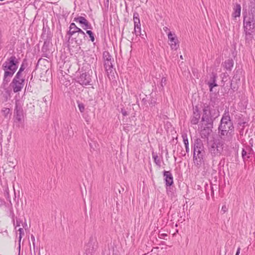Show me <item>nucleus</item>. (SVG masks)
<instances>
[{"label": "nucleus", "instance_id": "1", "mask_svg": "<svg viewBox=\"0 0 255 255\" xmlns=\"http://www.w3.org/2000/svg\"><path fill=\"white\" fill-rule=\"evenodd\" d=\"M218 133L221 138L225 141L232 140L234 135V127L228 112L223 114L218 127Z\"/></svg>", "mask_w": 255, "mask_h": 255}, {"label": "nucleus", "instance_id": "2", "mask_svg": "<svg viewBox=\"0 0 255 255\" xmlns=\"http://www.w3.org/2000/svg\"><path fill=\"white\" fill-rule=\"evenodd\" d=\"M18 61L16 57L12 55L7 58L2 64V69L4 71L2 84L7 85L14 73L18 68Z\"/></svg>", "mask_w": 255, "mask_h": 255}, {"label": "nucleus", "instance_id": "3", "mask_svg": "<svg viewBox=\"0 0 255 255\" xmlns=\"http://www.w3.org/2000/svg\"><path fill=\"white\" fill-rule=\"evenodd\" d=\"M205 151L202 142L200 139H196L193 144V160L197 164H201L204 162Z\"/></svg>", "mask_w": 255, "mask_h": 255}, {"label": "nucleus", "instance_id": "4", "mask_svg": "<svg viewBox=\"0 0 255 255\" xmlns=\"http://www.w3.org/2000/svg\"><path fill=\"white\" fill-rule=\"evenodd\" d=\"M203 112V114L201 119L202 123L213 125L214 121L219 116V112L212 108L209 105H204Z\"/></svg>", "mask_w": 255, "mask_h": 255}, {"label": "nucleus", "instance_id": "5", "mask_svg": "<svg viewBox=\"0 0 255 255\" xmlns=\"http://www.w3.org/2000/svg\"><path fill=\"white\" fill-rule=\"evenodd\" d=\"M225 140L222 138L216 139L209 148V151L213 157L220 156L225 152Z\"/></svg>", "mask_w": 255, "mask_h": 255}, {"label": "nucleus", "instance_id": "6", "mask_svg": "<svg viewBox=\"0 0 255 255\" xmlns=\"http://www.w3.org/2000/svg\"><path fill=\"white\" fill-rule=\"evenodd\" d=\"M14 122L18 124H22L24 122V114L23 108L18 102H16L14 110Z\"/></svg>", "mask_w": 255, "mask_h": 255}, {"label": "nucleus", "instance_id": "7", "mask_svg": "<svg viewBox=\"0 0 255 255\" xmlns=\"http://www.w3.org/2000/svg\"><path fill=\"white\" fill-rule=\"evenodd\" d=\"M244 28L245 32L249 34L253 33L255 28V17L245 16L244 18Z\"/></svg>", "mask_w": 255, "mask_h": 255}, {"label": "nucleus", "instance_id": "8", "mask_svg": "<svg viewBox=\"0 0 255 255\" xmlns=\"http://www.w3.org/2000/svg\"><path fill=\"white\" fill-rule=\"evenodd\" d=\"M103 57L104 60V67L108 74L111 73L113 70V62L114 60L112 56L110 54L108 51H104L103 53Z\"/></svg>", "mask_w": 255, "mask_h": 255}, {"label": "nucleus", "instance_id": "9", "mask_svg": "<svg viewBox=\"0 0 255 255\" xmlns=\"http://www.w3.org/2000/svg\"><path fill=\"white\" fill-rule=\"evenodd\" d=\"M77 82L82 86L92 85L91 76L89 72H85L81 74L77 78Z\"/></svg>", "mask_w": 255, "mask_h": 255}, {"label": "nucleus", "instance_id": "10", "mask_svg": "<svg viewBox=\"0 0 255 255\" xmlns=\"http://www.w3.org/2000/svg\"><path fill=\"white\" fill-rule=\"evenodd\" d=\"M213 125H209L202 123L200 127V134L202 138H208L212 132Z\"/></svg>", "mask_w": 255, "mask_h": 255}, {"label": "nucleus", "instance_id": "11", "mask_svg": "<svg viewBox=\"0 0 255 255\" xmlns=\"http://www.w3.org/2000/svg\"><path fill=\"white\" fill-rule=\"evenodd\" d=\"M25 80H18L13 79L10 86L13 89L14 93H17L20 91L24 85Z\"/></svg>", "mask_w": 255, "mask_h": 255}, {"label": "nucleus", "instance_id": "12", "mask_svg": "<svg viewBox=\"0 0 255 255\" xmlns=\"http://www.w3.org/2000/svg\"><path fill=\"white\" fill-rule=\"evenodd\" d=\"M167 35L169 41V44L170 45L171 48L173 50L177 49L179 47L178 40L175 33H172L171 31H169Z\"/></svg>", "mask_w": 255, "mask_h": 255}, {"label": "nucleus", "instance_id": "13", "mask_svg": "<svg viewBox=\"0 0 255 255\" xmlns=\"http://www.w3.org/2000/svg\"><path fill=\"white\" fill-rule=\"evenodd\" d=\"M74 21L76 22H79L81 24V27L86 30L87 29H92L91 24L83 16H78L74 18Z\"/></svg>", "mask_w": 255, "mask_h": 255}, {"label": "nucleus", "instance_id": "14", "mask_svg": "<svg viewBox=\"0 0 255 255\" xmlns=\"http://www.w3.org/2000/svg\"><path fill=\"white\" fill-rule=\"evenodd\" d=\"M86 35L83 31H80L79 33L78 32L75 36H71L72 40H74L77 45H81L85 40Z\"/></svg>", "mask_w": 255, "mask_h": 255}, {"label": "nucleus", "instance_id": "15", "mask_svg": "<svg viewBox=\"0 0 255 255\" xmlns=\"http://www.w3.org/2000/svg\"><path fill=\"white\" fill-rule=\"evenodd\" d=\"M163 176L164 177L166 185L167 186H171L173 183V178L171 172L169 171H164Z\"/></svg>", "mask_w": 255, "mask_h": 255}, {"label": "nucleus", "instance_id": "16", "mask_svg": "<svg viewBox=\"0 0 255 255\" xmlns=\"http://www.w3.org/2000/svg\"><path fill=\"white\" fill-rule=\"evenodd\" d=\"M200 113L197 108L193 110V115L191 117L190 122L192 125H197L200 119Z\"/></svg>", "mask_w": 255, "mask_h": 255}, {"label": "nucleus", "instance_id": "17", "mask_svg": "<svg viewBox=\"0 0 255 255\" xmlns=\"http://www.w3.org/2000/svg\"><path fill=\"white\" fill-rule=\"evenodd\" d=\"M217 76L215 74H212L210 77V81L208 82V84L210 88V91H212L213 88L218 86L216 83Z\"/></svg>", "mask_w": 255, "mask_h": 255}, {"label": "nucleus", "instance_id": "18", "mask_svg": "<svg viewBox=\"0 0 255 255\" xmlns=\"http://www.w3.org/2000/svg\"><path fill=\"white\" fill-rule=\"evenodd\" d=\"M222 65L226 70L231 71L234 66V61L232 59H229L226 60Z\"/></svg>", "mask_w": 255, "mask_h": 255}, {"label": "nucleus", "instance_id": "19", "mask_svg": "<svg viewBox=\"0 0 255 255\" xmlns=\"http://www.w3.org/2000/svg\"><path fill=\"white\" fill-rule=\"evenodd\" d=\"M85 251L86 255H91L94 251V246L91 242H89L85 247Z\"/></svg>", "mask_w": 255, "mask_h": 255}, {"label": "nucleus", "instance_id": "20", "mask_svg": "<svg viewBox=\"0 0 255 255\" xmlns=\"http://www.w3.org/2000/svg\"><path fill=\"white\" fill-rule=\"evenodd\" d=\"M241 6L240 4H236L234 7V12L233 13V16L234 18L239 17L241 15Z\"/></svg>", "mask_w": 255, "mask_h": 255}, {"label": "nucleus", "instance_id": "21", "mask_svg": "<svg viewBox=\"0 0 255 255\" xmlns=\"http://www.w3.org/2000/svg\"><path fill=\"white\" fill-rule=\"evenodd\" d=\"M133 17L134 27H136V28H139L141 25L138 13L136 12H134Z\"/></svg>", "mask_w": 255, "mask_h": 255}, {"label": "nucleus", "instance_id": "22", "mask_svg": "<svg viewBox=\"0 0 255 255\" xmlns=\"http://www.w3.org/2000/svg\"><path fill=\"white\" fill-rule=\"evenodd\" d=\"M252 149L250 147H247L246 148H243L242 151V156L244 161L248 160L250 157V156H247L249 151H251Z\"/></svg>", "mask_w": 255, "mask_h": 255}, {"label": "nucleus", "instance_id": "23", "mask_svg": "<svg viewBox=\"0 0 255 255\" xmlns=\"http://www.w3.org/2000/svg\"><path fill=\"white\" fill-rule=\"evenodd\" d=\"M80 31L83 30L76 26L75 27L72 28L71 29H69L67 32V34L69 35V36H75L77 33H79Z\"/></svg>", "mask_w": 255, "mask_h": 255}, {"label": "nucleus", "instance_id": "24", "mask_svg": "<svg viewBox=\"0 0 255 255\" xmlns=\"http://www.w3.org/2000/svg\"><path fill=\"white\" fill-rule=\"evenodd\" d=\"M152 157L154 159V162L158 167L161 166V162L160 158L158 156L157 154L154 153L153 151L152 152Z\"/></svg>", "mask_w": 255, "mask_h": 255}, {"label": "nucleus", "instance_id": "25", "mask_svg": "<svg viewBox=\"0 0 255 255\" xmlns=\"http://www.w3.org/2000/svg\"><path fill=\"white\" fill-rule=\"evenodd\" d=\"M249 16L255 17V4L250 3Z\"/></svg>", "mask_w": 255, "mask_h": 255}, {"label": "nucleus", "instance_id": "26", "mask_svg": "<svg viewBox=\"0 0 255 255\" xmlns=\"http://www.w3.org/2000/svg\"><path fill=\"white\" fill-rule=\"evenodd\" d=\"M182 137L183 138V141L184 143L185 146H189V141L187 137V134L186 133H183L182 135Z\"/></svg>", "mask_w": 255, "mask_h": 255}, {"label": "nucleus", "instance_id": "27", "mask_svg": "<svg viewBox=\"0 0 255 255\" xmlns=\"http://www.w3.org/2000/svg\"><path fill=\"white\" fill-rule=\"evenodd\" d=\"M48 44H49V42H47V41H45L44 42V44L42 47V52L43 53H46V52H48Z\"/></svg>", "mask_w": 255, "mask_h": 255}, {"label": "nucleus", "instance_id": "28", "mask_svg": "<svg viewBox=\"0 0 255 255\" xmlns=\"http://www.w3.org/2000/svg\"><path fill=\"white\" fill-rule=\"evenodd\" d=\"M1 112L5 118H7V115L10 113V109L7 108H4L2 110Z\"/></svg>", "mask_w": 255, "mask_h": 255}, {"label": "nucleus", "instance_id": "29", "mask_svg": "<svg viewBox=\"0 0 255 255\" xmlns=\"http://www.w3.org/2000/svg\"><path fill=\"white\" fill-rule=\"evenodd\" d=\"M86 33L89 35L90 40L94 42L95 41V37H94V34L93 33V32L90 30H87L86 31Z\"/></svg>", "mask_w": 255, "mask_h": 255}, {"label": "nucleus", "instance_id": "30", "mask_svg": "<svg viewBox=\"0 0 255 255\" xmlns=\"http://www.w3.org/2000/svg\"><path fill=\"white\" fill-rule=\"evenodd\" d=\"M132 33H134L136 36H138L141 35V28L139 26V28H136V27H134V31L132 32Z\"/></svg>", "mask_w": 255, "mask_h": 255}, {"label": "nucleus", "instance_id": "31", "mask_svg": "<svg viewBox=\"0 0 255 255\" xmlns=\"http://www.w3.org/2000/svg\"><path fill=\"white\" fill-rule=\"evenodd\" d=\"M77 103H78V107L79 108V109L80 112L83 113L85 110L84 105L83 103H80L79 102H78Z\"/></svg>", "mask_w": 255, "mask_h": 255}, {"label": "nucleus", "instance_id": "32", "mask_svg": "<svg viewBox=\"0 0 255 255\" xmlns=\"http://www.w3.org/2000/svg\"><path fill=\"white\" fill-rule=\"evenodd\" d=\"M22 72L18 70V71L16 74L13 79H16L18 80H24V79L21 78Z\"/></svg>", "mask_w": 255, "mask_h": 255}, {"label": "nucleus", "instance_id": "33", "mask_svg": "<svg viewBox=\"0 0 255 255\" xmlns=\"http://www.w3.org/2000/svg\"><path fill=\"white\" fill-rule=\"evenodd\" d=\"M246 33V40L249 42L250 41L252 40L253 38V33H251L250 34H249L248 32Z\"/></svg>", "mask_w": 255, "mask_h": 255}, {"label": "nucleus", "instance_id": "34", "mask_svg": "<svg viewBox=\"0 0 255 255\" xmlns=\"http://www.w3.org/2000/svg\"><path fill=\"white\" fill-rule=\"evenodd\" d=\"M18 231L19 232V242H20L22 236L24 235V232L23 229L21 228H19L18 229Z\"/></svg>", "mask_w": 255, "mask_h": 255}, {"label": "nucleus", "instance_id": "35", "mask_svg": "<svg viewBox=\"0 0 255 255\" xmlns=\"http://www.w3.org/2000/svg\"><path fill=\"white\" fill-rule=\"evenodd\" d=\"M31 241L32 242V245H33V249H35V237H34V236L33 235H31Z\"/></svg>", "mask_w": 255, "mask_h": 255}, {"label": "nucleus", "instance_id": "36", "mask_svg": "<svg viewBox=\"0 0 255 255\" xmlns=\"http://www.w3.org/2000/svg\"><path fill=\"white\" fill-rule=\"evenodd\" d=\"M166 79L165 77H162L161 80V86L163 87L164 85L166 84Z\"/></svg>", "mask_w": 255, "mask_h": 255}, {"label": "nucleus", "instance_id": "37", "mask_svg": "<svg viewBox=\"0 0 255 255\" xmlns=\"http://www.w3.org/2000/svg\"><path fill=\"white\" fill-rule=\"evenodd\" d=\"M228 210V207L226 206V205H223L221 209V212H223V214L226 213Z\"/></svg>", "mask_w": 255, "mask_h": 255}, {"label": "nucleus", "instance_id": "38", "mask_svg": "<svg viewBox=\"0 0 255 255\" xmlns=\"http://www.w3.org/2000/svg\"><path fill=\"white\" fill-rule=\"evenodd\" d=\"M26 67V66L24 65V64L23 63H22V64L21 65V66L19 69V71H21V72H23L24 71V70L25 69Z\"/></svg>", "mask_w": 255, "mask_h": 255}, {"label": "nucleus", "instance_id": "39", "mask_svg": "<svg viewBox=\"0 0 255 255\" xmlns=\"http://www.w3.org/2000/svg\"><path fill=\"white\" fill-rule=\"evenodd\" d=\"M180 148H181V150H180V151L179 152V154L182 156H185L186 155V152L183 150L181 146L180 147Z\"/></svg>", "mask_w": 255, "mask_h": 255}, {"label": "nucleus", "instance_id": "40", "mask_svg": "<svg viewBox=\"0 0 255 255\" xmlns=\"http://www.w3.org/2000/svg\"><path fill=\"white\" fill-rule=\"evenodd\" d=\"M49 52H46V53H43L42 54V56L43 57H46V58H49Z\"/></svg>", "mask_w": 255, "mask_h": 255}, {"label": "nucleus", "instance_id": "41", "mask_svg": "<svg viewBox=\"0 0 255 255\" xmlns=\"http://www.w3.org/2000/svg\"><path fill=\"white\" fill-rule=\"evenodd\" d=\"M75 26H76V25L75 23H71L70 25L69 29H71L72 28H74Z\"/></svg>", "mask_w": 255, "mask_h": 255}, {"label": "nucleus", "instance_id": "42", "mask_svg": "<svg viewBox=\"0 0 255 255\" xmlns=\"http://www.w3.org/2000/svg\"><path fill=\"white\" fill-rule=\"evenodd\" d=\"M163 30L167 34H168V32L170 31L169 29H168V28L167 27H166V26H165V27H163Z\"/></svg>", "mask_w": 255, "mask_h": 255}, {"label": "nucleus", "instance_id": "43", "mask_svg": "<svg viewBox=\"0 0 255 255\" xmlns=\"http://www.w3.org/2000/svg\"><path fill=\"white\" fill-rule=\"evenodd\" d=\"M122 113L124 116H126L128 115L127 112L123 109H122Z\"/></svg>", "mask_w": 255, "mask_h": 255}, {"label": "nucleus", "instance_id": "44", "mask_svg": "<svg viewBox=\"0 0 255 255\" xmlns=\"http://www.w3.org/2000/svg\"><path fill=\"white\" fill-rule=\"evenodd\" d=\"M246 124V122H240L239 123V124L241 126H242L243 127V129L245 127V125Z\"/></svg>", "mask_w": 255, "mask_h": 255}, {"label": "nucleus", "instance_id": "45", "mask_svg": "<svg viewBox=\"0 0 255 255\" xmlns=\"http://www.w3.org/2000/svg\"><path fill=\"white\" fill-rule=\"evenodd\" d=\"M6 196H7V200H8L9 201L10 203L11 204V201L10 200L9 197V193L8 192H6Z\"/></svg>", "mask_w": 255, "mask_h": 255}, {"label": "nucleus", "instance_id": "46", "mask_svg": "<svg viewBox=\"0 0 255 255\" xmlns=\"http://www.w3.org/2000/svg\"><path fill=\"white\" fill-rule=\"evenodd\" d=\"M20 222L18 220H16V226L15 227V229H16V228L17 227H19L20 226Z\"/></svg>", "mask_w": 255, "mask_h": 255}, {"label": "nucleus", "instance_id": "47", "mask_svg": "<svg viewBox=\"0 0 255 255\" xmlns=\"http://www.w3.org/2000/svg\"><path fill=\"white\" fill-rule=\"evenodd\" d=\"M240 250H241V248H240V247H239V248H238L237 251V252H236V255H239L240 253Z\"/></svg>", "mask_w": 255, "mask_h": 255}, {"label": "nucleus", "instance_id": "48", "mask_svg": "<svg viewBox=\"0 0 255 255\" xmlns=\"http://www.w3.org/2000/svg\"><path fill=\"white\" fill-rule=\"evenodd\" d=\"M185 149H186V151H185L186 153H188L189 152V146H185Z\"/></svg>", "mask_w": 255, "mask_h": 255}, {"label": "nucleus", "instance_id": "49", "mask_svg": "<svg viewBox=\"0 0 255 255\" xmlns=\"http://www.w3.org/2000/svg\"><path fill=\"white\" fill-rule=\"evenodd\" d=\"M250 3L255 4V0H250Z\"/></svg>", "mask_w": 255, "mask_h": 255}, {"label": "nucleus", "instance_id": "50", "mask_svg": "<svg viewBox=\"0 0 255 255\" xmlns=\"http://www.w3.org/2000/svg\"><path fill=\"white\" fill-rule=\"evenodd\" d=\"M251 151H249V152H248V154H247V156H250V154H251V153H250V152H251Z\"/></svg>", "mask_w": 255, "mask_h": 255}, {"label": "nucleus", "instance_id": "51", "mask_svg": "<svg viewBox=\"0 0 255 255\" xmlns=\"http://www.w3.org/2000/svg\"><path fill=\"white\" fill-rule=\"evenodd\" d=\"M211 190L212 191V193L214 194V191L213 190V187L212 186H211Z\"/></svg>", "mask_w": 255, "mask_h": 255}, {"label": "nucleus", "instance_id": "52", "mask_svg": "<svg viewBox=\"0 0 255 255\" xmlns=\"http://www.w3.org/2000/svg\"><path fill=\"white\" fill-rule=\"evenodd\" d=\"M180 58L181 59H183L182 55H181V56H180Z\"/></svg>", "mask_w": 255, "mask_h": 255}, {"label": "nucleus", "instance_id": "53", "mask_svg": "<svg viewBox=\"0 0 255 255\" xmlns=\"http://www.w3.org/2000/svg\"><path fill=\"white\" fill-rule=\"evenodd\" d=\"M24 226H27V224L26 223H25V224H24V226H23V227H24Z\"/></svg>", "mask_w": 255, "mask_h": 255}, {"label": "nucleus", "instance_id": "54", "mask_svg": "<svg viewBox=\"0 0 255 255\" xmlns=\"http://www.w3.org/2000/svg\"><path fill=\"white\" fill-rule=\"evenodd\" d=\"M24 226H27V224L26 223H25V224H24V226H23V227H24Z\"/></svg>", "mask_w": 255, "mask_h": 255}, {"label": "nucleus", "instance_id": "55", "mask_svg": "<svg viewBox=\"0 0 255 255\" xmlns=\"http://www.w3.org/2000/svg\"><path fill=\"white\" fill-rule=\"evenodd\" d=\"M24 226H27V224L26 223H25V224H24V226H23V227H24Z\"/></svg>", "mask_w": 255, "mask_h": 255}, {"label": "nucleus", "instance_id": "56", "mask_svg": "<svg viewBox=\"0 0 255 255\" xmlns=\"http://www.w3.org/2000/svg\"><path fill=\"white\" fill-rule=\"evenodd\" d=\"M174 158L175 160L176 161V157L175 156H174Z\"/></svg>", "mask_w": 255, "mask_h": 255}]
</instances>
